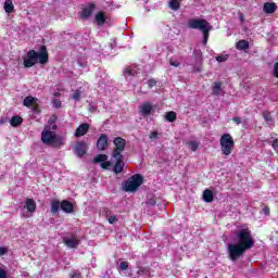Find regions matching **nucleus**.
I'll return each instance as SVG.
<instances>
[{
	"label": "nucleus",
	"mask_w": 278,
	"mask_h": 278,
	"mask_svg": "<svg viewBox=\"0 0 278 278\" xmlns=\"http://www.w3.org/2000/svg\"><path fill=\"white\" fill-rule=\"evenodd\" d=\"M52 105H53V108H62V101H60L58 99H53Z\"/></svg>",
	"instance_id": "obj_39"
},
{
	"label": "nucleus",
	"mask_w": 278,
	"mask_h": 278,
	"mask_svg": "<svg viewBox=\"0 0 278 278\" xmlns=\"http://www.w3.org/2000/svg\"><path fill=\"white\" fill-rule=\"evenodd\" d=\"M0 278H8V274L2 268H0Z\"/></svg>",
	"instance_id": "obj_47"
},
{
	"label": "nucleus",
	"mask_w": 278,
	"mask_h": 278,
	"mask_svg": "<svg viewBox=\"0 0 278 278\" xmlns=\"http://www.w3.org/2000/svg\"><path fill=\"white\" fill-rule=\"evenodd\" d=\"M142 186V177L140 175H135L128 180L123 182V188L125 192H136L138 188Z\"/></svg>",
	"instance_id": "obj_5"
},
{
	"label": "nucleus",
	"mask_w": 278,
	"mask_h": 278,
	"mask_svg": "<svg viewBox=\"0 0 278 278\" xmlns=\"http://www.w3.org/2000/svg\"><path fill=\"white\" fill-rule=\"evenodd\" d=\"M88 110L91 113L97 112V104H94V102H89Z\"/></svg>",
	"instance_id": "obj_34"
},
{
	"label": "nucleus",
	"mask_w": 278,
	"mask_h": 278,
	"mask_svg": "<svg viewBox=\"0 0 278 278\" xmlns=\"http://www.w3.org/2000/svg\"><path fill=\"white\" fill-rule=\"evenodd\" d=\"M155 198H150L148 199V201L146 202V204L148 205V207H153V205H155Z\"/></svg>",
	"instance_id": "obj_36"
},
{
	"label": "nucleus",
	"mask_w": 278,
	"mask_h": 278,
	"mask_svg": "<svg viewBox=\"0 0 278 278\" xmlns=\"http://www.w3.org/2000/svg\"><path fill=\"white\" fill-rule=\"evenodd\" d=\"M165 118L166 121H168V123H175L177 121V113H175L174 111L167 112Z\"/></svg>",
	"instance_id": "obj_26"
},
{
	"label": "nucleus",
	"mask_w": 278,
	"mask_h": 278,
	"mask_svg": "<svg viewBox=\"0 0 278 278\" xmlns=\"http://www.w3.org/2000/svg\"><path fill=\"white\" fill-rule=\"evenodd\" d=\"M4 11L7 12V14H12V12H14V3L12 2V0H5Z\"/></svg>",
	"instance_id": "obj_25"
},
{
	"label": "nucleus",
	"mask_w": 278,
	"mask_h": 278,
	"mask_svg": "<svg viewBox=\"0 0 278 278\" xmlns=\"http://www.w3.org/2000/svg\"><path fill=\"white\" fill-rule=\"evenodd\" d=\"M263 10L266 14H275L277 12V4L275 2H266Z\"/></svg>",
	"instance_id": "obj_15"
},
{
	"label": "nucleus",
	"mask_w": 278,
	"mask_h": 278,
	"mask_svg": "<svg viewBox=\"0 0 278 278\" xmlns=\"http://www.w3.org/2000/svg\"><path fill=\"white\" fill-rule=\"evenodd\" d=\"M149 88H153V86H157V81L153 78L148 80Z\"/></svg>",
	"instance_id": "obj_41"
},
{
	"label": "nucleus",
	"mask_w": 278,
	"mask_h": 278,
	"mask_svg": "<svg viewBox=\"0 0 278 278\" xmlns=\"http://www.w3.org/2000/svg\"><path fill=\"white\" fill-rule=\"evenodd\" d=\"M236 49H238V51H249V41H247L244 39L239 40L236 43Z\"/></svg>",
	"instance_id": "obj_20"
},
{
	"label": "nucleus",
	"mask_w": 278,
	"mask_h": 278,
	"mask_svg": "<svg viewBox=\"0 0 278 278\" xmlns=\"http://www.w3.org/2000/svg\"><path fill=\"white\" fill-rule=\"evenodd\" d=\"M115 165L113 167V173H115V175H118L121 173H123V169L125 168V162H123V156H115Z\"/></svg>",
	"instance_id": "obj_12"
},
{
	"label": "nucleus",
	"mask_w": 278,
	"mask_h": 278,
	"mask_svg": "<svg viewBox=\"0 0 278 278\" xmlns=\"http://www.w3.org/2000/svg\"><path fill=\"white\" fill-rule=\"evenodd\" d=\"M269 144H271L274 151H278V139L269 141Z\"/></svg>",
	"instance_id": "obj_37"
},
{
	"label": "nucleus",
	"mask_w": 278,
	"mask_h": 278,
	"mask_svg": "<svg viewBox=\"0 0 278 278\" xmlns=\"http://www.w3.org/2000/svg\"><path fill=\"white\" fill-rule=\"evenodd\" d=\"M113 144L115 146L113 157H123V152L125 151L126 141L122 137H116L113 140Z\"/></svg>",
	"instance_id": "obj_7"
},
{
	"label": "nucleus",
	"mask_w": 278,
	"mask_h": 278,
	"mask_svg": "<svg viewBox=\"0 0 278 278\" xmlns=\"http://www.w3.org/2000/svg\"><path fill=\"white\" fill-rule=\"evenodd\" d=\"M170 66H175L176 68L180 65L178 61H169Z\"/></svg>",
	"instance_id": "obj_46"
},
{
	"label": "nucleus",
	"mask_w": 278,
	"mask_h": 278,
	"mask_svg": "<svg viewBox=\"0 0 278 278\" xmlns=\"http://www.w3.org/2000/svg\"><path fill=\"white\" fill-rule=\"evenodd\" d=\"M88 129H90V125L88 124H81L75 131V137L80 138V136H86L88 134Z\"/></svg>",
	"instance_id": "obj_14"
},
{
	"label": "nucleus",
	"mask_w": 278,
	"mask_h": 278,
	"mask_svg": "<svg viewBox=\"0 0 278 278\" xmlns=\"http://www.w3.org/2000/svg\"><path fill=\"white\" fill-rule=\"evenodd\" d=\"M237 243H228L227 252L231 262H238L250 249L255 247V239L251 235V230L241 229L235 233Z\"/></svg>",
	"instance_id": "obj_1"
},
{
	"label": "nucleus",
	"mask_w": 278,
	"mask_h": 278,
	"mask_svg": "<svg viewBox=\"0 0 278 278\" xmlns=\"http://www.w3.org/2000/svg\"><path fill=\"white\" fill-rule=\"evenodd\" d=\"M61 210L65 212V214H73L75 207L73 206V203L68 202V200H63L61 202Z\"/></svg>",
	"instance_id": "obj_13"
},
{
	"label": "nucleus",
	"mask_w": 278,
	"mask_h": 278,
	"mask_svg": "<svg viewBox=\"0 0 278 278\" xmlns=\"http://www.w3.org/2000/svg\"><path fill=\"white\" fill-rule=\"evenodd\" d=\"M155 138H157V131H153L150 134V139L151 140H155Z\"/></svg>",
	"instance_id": "obj_49"
},
{
	"label": "nucleus",
	"mask_w": 278,
	"mask_h": 278,
	"mask_svg": "<svg viewBox=\"0 0 278 278\" xmlns=\"http://www.w3.org/2000/svg\"><path fill=\"white\" fill-rule=\"evenodd\" d=\"M179 0H169V8L170 10L177 11L179 10Z\"/></svg>",
	"instance_id": "obj_29"
},
{
	"label": "nucleus",
	"mask_w": 278,
	"mask_h": 278,
	"mask_svg": "<svg viewBox=\"0 0 278 278\" xmlns=\"http://www.w3.org/2000/svg\"><path fill=\"white\" fill-rule=\"evenodd\" d=\"M106 18L108 17H105V13L99 12L98 14H96L94 22L99 27H103V25H105Z\"/></svg>",
	"instance_id": "obj_17"
},
{
	"label": "nucleus",
	"mask_w": 278,
	"mask_h": 278,
	"mask_svg": "<svg viewBox=\"0 0 278 278\" xmlns=\"http://www.w3.org/2000/svg\"><path fill=\"white\" fill-rule=\"evenodd\" d=\"M55 123H58V116L52 115L48 121V125H55Z\"/></svg>",
	"instance_id": "obj_35"
},
{
	"label": "nucleus",
	"mask_w": 278,
	"mask_h": 278,
	"mask_svg": "<svg viewBox=\"0 0 278 278\" xmlns=\"http://www.w3.org/2000/svg\"><path fill=\"white\" fill-rule=\"evenodd\" d=\"M60 207H62V203L58 200H53L51 202V213L58 214L60 212Z\"/></svg>",
	"instance_id": "obj_23"
},
{
	"label": "nucleus",
	"mask_w": 278,
	"mask_h": 278,
	"mask_svg": "<svg viewBox=\"0 0 278 278\" xmlns=\"http://www.w3.org/2000/svg\"><path fill=\"white\" fill-rule=\"evenodd\" d=\"M108 135L101 134L97 141V149L99 151H105V149H108Z\"/></svg>",
	"instance_id": "obj_11"
},
{
	"label": "nucleus",
	"mask_w": 278,
	"mask_h": 278,
	"mask_svg": "<svg viewBox=\"0 0 278 278\" xmlns=\"http://www.w3.org/2000/svg\"><path fill=\"white\" fill-rule=\"evenodd\" d=\"M186 146L189 147L191 151H197L199 149V141H188Z\"/></svg>",
	"instance_id": "obj_31"
},
{
	"label": "nucleus",
	"mask_w": 278,
	"mask_h": 278,
	"mask_svg": "<svg viewBox=\"0 0 278 278\" xmlns=\"http://www.w3.org/2000/svg\"><path fill=\"white\" fill-rule=\"evenodd\" d=\"M34 101H36V98L28 96L24 99V105L25 108H29L31 105V103H34Z\"/></svg>",
	"instance_id": "obj_32"
},
{
	"label": "nucleus",
	"mask_w": 278,
	"mask_h": 278,
	"mask_svg": "<svg viewBox=\"0 0 278 278\" xmlns=\"http://www.w3.org/2000/svg\"><path fill=\"white\" fill-rule=\"evenodd\" d=\"M63 242L68 247V249H77L79 247V241L77 237H64Z\"/></svg>",
	"instance_id": "obj_10"
},
{
	"label": "nucleus",
	"mask_w": 278,
	"mask_h": 278,
	"mask_svg": "<svg viewBox=\"0 0 278 278\" xmlns=\"http://www.w3.org/2000/svg\"><path fill=\"white\" fill-rule=\"evenodd\" d=\"M116 220H118V219H117L116 216H114V215H112V216L109 217V223H110V225H114V223H116Z\"/></svg>",
	"instance_id": "obj_43"
},
{
	"label": "nucleus",
	"mask_w": 278,
	"mask_h": 278,
	"mask_svg": "<svg viewBox=\"0 0 278 278\" xmlns=\"http://www.w3.org/2000/svg\"><path fill=\"white\" fill-rule=\"evenodd\" d=\"M240 21H244V18L242 16H240Z\"/></svg>",
	"instance_id": "obj_54"
},
{
	"label": "nucleus",
	"mask_w": 278,
	"mask_h": 278,
	"mask_svg": "<svg viewBox=\"0 0 278 278\" xmlns=\"http://www.w3.org/2000/svg\"><path fill=\"white\" fill-rule=\"evenodd\" d=\"M274 77H276L277 79H278V62H276L275 64H274Z\"/></svg>",
	"instance_id": "obj_42"
},
{
	"label": "nucleus",
	"mask_w": 278,
	"mask_h": 278,
	"mask_svg": "<svg viewBox=\"0 0 278 278\" xmlns=\"http://www.w3.org/2000/svg\"><path fill=\"white\" fill-rule=\"evenodd\" d=\"M189 29H199L203 34V45H207V39L210 38V31L214 29L210 22L203 18H191L188 21Z\"/></svg>",
	"instance_id": "obj_4"
},
{
	"label": "nucleus",
	"mask_w": 278,
	"mask_h": 278,
	"mask_svg": "<svg viewBox=\"0 0 278 278\" xmlns=\"http://www.w3.org/2000/svg\"><path fill=\"white\" fill-rule=\"evenodd\" d=\"M101 168H104V169H108L109 166H112V162L110 161H103L101 164H100Z\"/></svg>",
	"instance_id": "obj_40"
},
{
	"label": "nucleus",
	"mask_w": 278,
	"mask_h": 278,
	"mask_svg": "<svg viewBox=\"0 0 278 278\" xmlns=\"http://www.w3.org/2000/svg\"><path fill=\"white\" fill-rule=\"evenodd\" d=\"M262 116H263L265 123H266L269 127H275V118H273V115H270V112L264 111V112L262 113Z\"/></svg>",
	"instance_id": "obj_16"
},
{
	"label": "nucleus",
	"mask_w": 278,
	"mask_h": 278,
	"mask_svg": "<svg viewBox=\"0 0 278 278\" xmlns=\"http://www.w3.org/2000/svg\"><path fill=\"white\" fill-rule=\"evenodd\" d=\"M220 147L224 155H231V151L233 150V138H231V135L225 134L222 136Z\"/></svg>",
	"instance_id": "obj_6"
},
{
	"label": "nucleus",
	"mask_w": 278,
	"mask_h": 278,
	"mask_svg": "<svg viewBox=\"0 0 278 278\" xmlns=\"http://www.w3.org/2000/svg\"><path fill=\"white\" fill-rule=\"evenodd\" d=\"M222 83H214L213 87H212V92L215 97H220V92H222Z\"/></svg>",
	"instance_id": "obj_24"
},
{
	"label": "nucleus",
	"mask_w": 278,
	"mask_h": 278,
	"mask_svg": "<svg viewBox=\"0 0 278 278\" xmlns=\"http://www.w3.org/2000/svg\"><path fill=\"white\" fill-rule=\"evenodd\" d=\"M129 268V263L127 262H122L119 264V270H127Z\"/></svg>",
	"instance_id": "obj_38"
},
{
	"label": "nucleus",
	"mask_w": 278,
	"mask_h": 278,
	"mask_svg": "<svg viewBox=\"0 0 278 278\" xmlns=\"http://www.w3.org/2000/svg\"><path fill=\"white\" fill-rule=\"evenodd\" d=\"M71 277H72V278H81V274H79V273H77V271H73V273L71 274Z\"/></svg>",
	"instance_id": "obj_45"
},
{
	"label": "nucleus",
	"mask_w": 278,
	"mask_h": 278,
	"mask_svg": "<svg viewBox=\"0 0 278 278\" xmlns=\"http://www.w3.org/2000/svg\"><path fill=\"white\" fill-rule=\"evenodd\" d=\"M124 73H126V75L128 77H136V75H138V70L136 68H131V67H127Z\"/></svg>",
	"instance_id": "obj_27"
},
{
	"label": "nucleus",
	"mask_w": 278,
	"mask_h": 278,
	"mask_svg": "<svg viewBox=\"0 0 278 278\" xmlns=\"http://www.w3.org/2000/svg\"><path fill=\"white\" fill-rule=\"evenodd\" d=\"M23 124V117L15 115L10 119L11 127H18V125Z\"/></svg>",
	"instance_id": "obj_22"
},
{
	"label": "nucleus",
	"mask_w": 278,
	"mask_h": 278,
	"mask_svg": "<svg viewBox=\"0 0 278 278\" xmlns=\"http://www.w3.org/2000/svg\"><path fill=\"white\" fill-rule=\"evenodd\" d=\"M41 142L48 144V147H53L54 149L64 147V138L51 130V125H46L41 131Z\"/></svg>",
	"instance_id": "obj_3"
},
{
	"label": "nucleus",
	"mask_w": 278,
	"mask_h": 278,
	"mask_svg": "<svg viewBox=\"0 0 278 278\" xmlns=\"http://www.w3.org/2000/svg\"><path fill=\"white\" fill-rule=\"evenodd\" d=\"M142 273H144V270H143V269H139V270L137 271V275H142Z\"/></svg>",
	"instance_id": "obj_53"
},
{
	"label": "nucleus",
	"mask_w": 278,
	"mask_h": 278,
	"mask_svg": "<svg viewBox=\"0 0 278 278\" xmlns=\"http://www.w3.org/2000/svg\"><path fill=\"white\" fill-rule=\"evenodd\" d=\"M94 3H90L88 7H86L84 10H83V18H89V16H91L92 12H94Z\"/></svg>",
	"instance_id": "obj_18"
},
{
	"label": "nucleus",
	"mask_w": 278,
	"mask_h": 278,
	"mask_svg": "<svg viewBox=\"0 0 278 278\" xmlns=\"http://www.w3.org/2000/svg\"><path fill=\"white\" fill-rule=\"evenodd\" d=\"M216 62L223 63L229 60V54H219L215 58Z\"/></svg>",
	"instance_id": "obj_33"
},
{
	"label": "nucleus",
	"mask_w": 278,
	"mask_h": 278,
	"mask_svg": "<svg viewBox=\"0 0 278 278\" xmlns=\"http://www.w3.org/2000/svg\"><path fill=\"white\" fill-rule=\"evenodd\" d=\"M109 47H110V49H114V47H116V43H114V41H113V42H111V43L109 45Z\"/></svg>",
	"instance_id": "obj_52"
},
{
	"label": "nucleus",
	"mask_w": 278,
	"mask_h": 278,
	"mask_svg": "<svg viewBox=\"0 0 278 278\" xmlns=\"http://www.w3.org/2000/svg\"><path fill=\"white\" fill-rule=\"evenodd\" d=\"M233 123H236V125H240V123H242V118L241 117H232Z\"/></svg>",
	"instance_id": "obj_44"
},
{
	"label": "nucleus",
	"mask_w": 278,
	"mask_h": 278,
	"mask_svg": "<svg viewBox=\"0 0 278 278\" xmlns=\"http://www.w3.org/2000/svg\"><path fill=\"white\" fill-rule=\"evenodd\" d=\"M47 64L49 62V54L47 53V47L42 46L39 52L36 50H29L24 58V67L31 68L36 64Z\"/></svg>",
	"instance_id": "obj_2"
},
{
	"label": "nucleus",
	"mask_w": 278,
	"mask_h": 278,
	"mask_svg": "<svg viewBox=\"0 0 278 278\" xmlns=\"http://www.w3.org/2000/svg\"><path fill=\"white\" fill-rule=\"evenodd\" d=\"M153 112V103L151 102H143L141 105H139V114L141 116H149Z\"/></svg>",
	"instance_id": "obj_9"
},
{
	"label": "nucleus",
	"mask_w": 278,
	"mask_h": 278,
	"mask_svg": "<svg viewBox=\"0 0 278 278\" xmlns=\"http://www.w3.org/2000/svg\"><path fill=\"white\" fill-rule=\"evenodd\" d=\"M83 90L81 89H77L74 91V93L72 94V99L74 101H79V99H81V94H83Z\"/></svg>",
	"instance_id": "obj_30"
},
{
	"label": "nucleus",
	"mask_w": 278,
	"mask_h": 278,
	"mask_svg": "<svg viewBox=\"0 0 278 278\" xmlns=\"http://www.w3.org/2000/svg\"><path fill=\"white\" fill-rule=\"evenodd\" d=\"M50 131H54L55 134V131H58V125L55 124L50 125Z\"/></svg>",
	"instance_id": "obj_48"
},
{
	"label": "nucleus",
	"mask_w": 278,
	"mask_h": 278,
	"mask_svg": "<svg viewBox=\"0 0 278 278\" xmlns=\"http://www.w3.org/2000/svg\"><path fill=\"white\" fill-rule=\"evenodd\" d=\"M8 253V249L0 248V255H5Z\"/></svg>",
	"instance_id": "obj_51"
},
{
	"label": "nucleus",
	"mask_w": 278,
	"mask_h": 278,
	"mask_svg": "<svg viewBox=\"0 0 278 278\" xmlns=\"http://www.w3.org/2000/svg\"><path fill=\"white\" fill-rule=\"evenodd\" d=\"M263 212H264V214H265L266 216H268V215L270 214V208H268V206H265V207L263 208Z\"/></svg>",
	"instance_id": "obj_50"
},
{
	"label": "nucleus",
	"mask_w": 278,
	"mask_h": 278,
	"mask_svg": "<svg viewBox=\"0 0 278 278\" xmlns=\"http://www.w3.org/2000/svg\"><path fill=\"white\" fill-rule=\"evenodd\" d=\"M203 200L205 203H212L214 201V193L210 189H205L203 192Z\"/></svg>",
	"instance_id": "obj_21"
},
{
	"label": "nucleus",
	"mask_w": 278,
	"mask_h": 278,
	"mask_svg": "<svg viewBox=\"0 0 278 278\" xmlns=\"http://www.w3.org/2000/svg\"><path fill=\"white\" fill-rule=\"evenodd\" d=\"M108 155L106 154H99L93 159L94 164H99L100 162H106Z\"/></svg>",
	"instance_id": "obj_28"
},
{
	"label": "nucleus",
	"mask_w": 278,
	"mask_h": 278,
	"mask_svg": "<svg viewBox=\"0 0 278 278\" xmlns=\"http://www.w3.org/2000/svg\"><path fill=\"white\" fill-rule=\"evenodd\" d=\"M25 208L27 212H30V214H34V212H36V201H34V199H27L24 210Z\"/></svg>",
	"instance_id": "obj_19"
},
{
	"label": "nucleus",
	"mask_w": 278,
	"mask_h": 278,
	"mask_svg": "<svg viewBox=\"0 0 278 278\" xmlns=\"http://www.w3.org/2000/svg\"><path fill=\"white\" fill-rule=\"evenodd\" d=\"M88 151V143L85 141H78L74 148V153L77 157H84Z\"/></svg>",
	"instance_id": "obj_8"
}]
</instances>
